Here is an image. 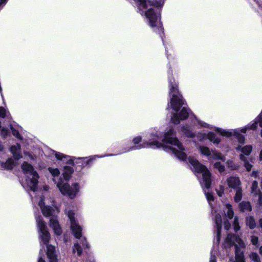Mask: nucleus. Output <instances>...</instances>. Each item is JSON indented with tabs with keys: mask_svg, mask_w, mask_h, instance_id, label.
<instances>
[{
	"mask_svg": "<svg viewBox=\"0 0 262 262\" xmlns=\"http://www.w3.org/2000/svg\"><path fill=\"white\" fill-rule=\"evenodd\" d=\"M167 76L168 80L169 95H171L170 100L171 108L178 113L185 103L182 95L179 90V82L173 76V70L178 68L177 62L174 60L169 61L168 65Z\"/></svg>",
	"mask_w": 262,
	"mask_h": 262,
	"instance_id": "obj_1",
	"label": "nucleus"
},
{
	"mask_svg": "<svg viewBox=\"0 0 262 262\" xmlns=\"http://www.w3.org/2000/svg\"><path fill=\"white\" fill-rule=\"evenodd\" d=\"M36 222L37 225L39 234V239L41 249L40 250V257L38 262H45L42 258L41 255L43 254L42 249H44L43 245L47 247V255L50 259V262H57V258L55 254V247L52 245H49L50 235L46 226V223L43 221L41 216H36Z\"/></svg>",
	"mask_w": 262,
	"mask_h": 262,
	"instance_id": "obj_2",
	"label": "nucleus"
},
{
	"mask_svg": "<svg viewBox=\"0 0 262 262\" xmlns=\"http://www.w3.org/2000/svg\"><path fill=\"white\" fill-rule=\"evenodd\" d=\"M138 10L140 14L142 15H145L148 21L149 26L152 28H155L154 31L159 34L162 40H163L162 35L164 34V28L161 21V15L160 11L151 8H148L147 9L141 8Z\"/></svg>",
	"mask_w": 262,
	"mask_h": 262,
	"instance_id": "obj_3",
	"label": "nucleus"
},
{
	"mask_svg": "<svg viewBox=\"0 0 262 262\" xmlns=\"http://www.w3.org/2000/svg\"><path fill=\"white\" fill-rule=\"evenodd\" d=\"M38 205L39 206L41 210V212L45 216H52L50 220V226L53 229L54 233L56 235H60L62 232V230L59 225L56 216H55L56 211L57 213L59 212L58 208L57 207H54V208H53L49 206H45L43 197L40 198V200L38 203Z\"/></svg>",
	"mask_w": 262,
	"mask_h": 262,
	"instance_id": "obj_4",
	"label": "nucleus"
},
{
	"mask_svg": "<svg viewBox=\"0 0 262 262\" xmlns=\"http://www.w3.org/2000/svg\"><path fill=\"white\" fill-rule=\"evenodd\" d=\"M188 161L193 166L194 171L198 173L202 174V179L205 187L209 189L211 185V173L207 167L201 164L197 159L193 157H189Z\"/></svg>",
	"mask_w": 262,
	"mask_h": 262,
	"instance_id": "obj_5",
	"label": "nucleus"
},
{
	"mask_svg": "<svg viewBox=\"0 0 262 262\" xmlns=\"http://www.w3.org/2000/svg\"><path fill=\"white\" fill-rule=\"evenodd\" d=\"M21 168L27 177L26 179V183H23V186L25 187L26 185L31 190L35 191L38 183V174L34 170L33 166L27 162L23 163Z\"/></svg>",
	"mask_w": 262,
	"mask_h": 262,
	"instance_id": "obj_6",
	"label": "nucleus"
},
{
	"mask_svg": "<svg viewBox=\"0 0 262 262\" xmlns=\"http://www.w3.org/2000/svg\"><path fill=\"white\" fill-rule=\"evenodd\" d=\"M96 158V156L76 158L67 155V164L74 167L76 171H81L84 167H90Z\"/></svg>",
	"mask_w": 262,
	"mask_h": 262,
	"instance_id": "obj_7",
	"label": "nucleus"
},
{
	"mask_svg": "<svg viewBox=\"0 0 262 262\" xmlns=\"http://www.w3.org/2000/svg\"><path fill=\"white\" fill-rule=\"evenodd\" d=\"M151 136L155 137V140L151 142H146L143 144H140L142 141L141 136H138L134 137L132 140V143L135 145L130 146L128 148H124L123 152H126L136 149H140L149 146L154 145L156 146V148H160L163 146V144L157 140L159 139V136L157 134H151Z\"/></svg>",
	"mask_w": 262,
	"mask_h": 262,
	"instance_id": "obj_8",
	"label": "nucleus"
},
{
	"mask_svg": "<svg viewBox=\"0 0 262 262\" xmlns=\"http://www.w3.org/2000/svg\"><path fill=\"white\" fill-rule=\"evenodd\" d=\"M176 131L173 128H170L165 133L162 142L176 146L179 149L185 150V148L182 143L176 137Z\"/></svg>",
	"mask_w": 262,
	"mask_h": 262,
	"instance_id": "obj_9",
	"label": "nucleus"
},
{
	"mask_svg": "<svg viewBox=\"0 0 262 262\" xmlns=\"http://www.w3.org/2000/svg\"><path fill=\"white\" fill-rule=\"evenodd\" d=\"M49 171L53 176V180L55 183L56 184L57 187L58 188L61 193L64 195L66 194V173L63 172L62 173V178H59L58 175L59 174V171L58 169L49 167Z\"/></svg>",
	"mask_w": 262,
	"mask_h": 262,
	"instance_id": "obj_10",
	"label": "nucleus"
},
{
	"mask_svg": "<svg viewBox=\"0 0 262 262\" xmlns=\"http://www.w3.org/2000/svg\"><path fill=\"white\" fill-rule=\"evenodd\" d=\"M189 108L184 106L179 113H173L171 118V122L178 125L181 121L186 120L189 117Z\"/></svg>",
	"mask_w": 262,
	"mask_h": 262,
	"instance_id": "obj_11",
	"label": "nucleus"
},
{
	"mask_svg": "<svg viewBox=\"0 0 262 262\" xmlns=\"http://www.w3.org/2000/svg\"><path fill=\"white\" fill-rule=\"evenodd\" d=\"M80 189L79 183H74L71 185L67 183V196L71 200L75 199L79 192Z\"/></svg>",
	"mask_w": 262,
	"mask_h": 262,
	"instance_id": "obj_12",
	"label": "nucleus"
},
{
	"mask_svg": "<svg viewBox=\"0 0 262 262\" xmlns=\"http://www.w3.org/2000/svg\"><path fill=\"white\" fill-rule=\"evenodd\" d=\"M226 181L228 187L234 190L241 187V182L238 177L231 176L227 179Z\"/></svg>",
	"mask_w": 262,
	"mask_h": 262,
	"instance_id": "obj_13",
	"label": "nucleus"
},
{
	"mask_svg": "<svg viewBox=\"0 0 262 262\" xmlns=\"http://www.w3.org/2000/svg\"><path fill=\"white\" fill-rule=\"evenodd\" d=\"M148 6H153L156 8V9H155V10H160V12L161 11L162 4L161 2L157 1L146 0L145 6L141 5L138 9H140L141 8L147 9L148 8Z\"/></svg>",
	"mask_w": 262,
	"mask_h": 262,
	"instance_id": "obj_14",
	"label": "nucleus"
},
{
	"mask_svg": "<svg viewBox=\"0 0 262 262\" xmlns=\"http://www.w3.org/2000/svg\"><path fill=\"white\" fill-rule=\"evenodd\" d=\"M71 231L77 239H80L82 236V227L79 225L78 222L71 224Z\"/></svg>",
	"mask_w": 262,
	"mask_h": 262,
	"instance_id": "obj_15",
	"label": "nucleus"
},
{
	"mask_svg": "<svg viewBox=\"0 0 262 262\" xmlns=\"http://www.w3.org/2000/svg\"><path fill=\"white\" fill-rule=\"evenodd\" d=\"M169 148L172 151V153L178 159L183 161H185L186 160L187 156L186 154L184 152L185 150H178L176 148L170 146L169 147Z\"/></svg>",
	"mask_w": 262,
	"mask_h": 262,
	"instance_id": "obj_16",
	"label": "nucleus"
},
{
	"mask_svg": "<svg viewBox=\"0 0 262 262\" xmlns=\"http://www.w3.org/2000/svg\"><path fill=\"white\" fill-rule=\"evenodd\" d=\"M10 150L15 159L18 160L22 157L20 151V146L19 144H17L16 145L12 146L11 147Z\"/></svg>",
	"mask_w": 262,
	"mask_h": 262,
	"instance_id": "obj_17",
	"label": "nucleus"
},
{
	"mask_svg": "<svg viewBox=\"0 0 262 262\" xmlns=\"http://www.w3.org/2000/svg\"><path fill=\"white\" fill-rule=\"evenodd\" d=\"M181 131L184 135L190 138H193L195 137V134L191 130V129L187 125H183L181 127Z\"/></svg>",
	"mask_w": 262,
	"mask_h": 262,
	"instance_id": "obj_18",
	"label": "nucleus"
},
{
	"mask_svg": "<svg viewBox=\"0 0 262 262\" xmlns=\"http://www.w3.org/2000/svg\"><path fill=\"white\" fill-rule=\"evenodd\" d=\"M246 225L250 229H254L256 227V223L253 216L249 215L246 216L245 219Z\"/></svg>",
	"mask_w": 262,
	"mask_h": 262,
	"instance_id": "obj_19",
	"label": "nucleus"
},
{
	"mask_svg": "<svg viewBox=\"0 0 262 262\" xmlns=\"http://www.w3.org/2000/svg\"><path fill=\"white\" fill-rule=\"evenodd\" d=\"M240 211L245 212V211H251L252 206L249 201H242L239 204Z\"/></svg>",
	"mask_w": 262,
	"mask_h": 262,
	"instance_id": "obj_20",
	"label": "nucleus"
},
{
	"mask_svg": "<svg viewBox=\"0 0 262 262\" xmlns=\"http://www.w3.org/2000/svg\"><path fill=\"white\" fill-rule=\"evenodd\" d=\"M215 222L216 225L217 230V236L218 238H220L221 230L222 226V220L221 215L220 214H217L215 216Z\"/></svg>",
	"mask_w": 262,
	"mask_h": 262,
	"instance_id": "obj_21",
	"label": "nucleus"
},
{
	"mask_svg": "<svg viewBox=\"0 0 262 262\" xmlns=\"http://www.w3.org/2000/svg\"><path fill=\"white\" fill-rule=\"evenodd\" d=\"M207 138L214 144H219L221 142V139L216 137L215 134L212 132H209L208 133Z\"/></svg>",
	"mask_w": 262,
	"mask_h": 262,
	"instance_id": "obj_22",
	"label": "nucleus"
},
{
	"mask_svg": "<svg viewBox=\"0 0 262 262\" xmlns=\"http://www.w3.org/2000/svg\"><path fill=\"white\" fill-rule=\"evenodd\" d=\"M15 165L14 160L10 158L5 163H3L2 166L7 169H11Z\"/></svg>",
	"mask_w": 262,
	"mask_h": 262,
	"instance_id": "obj_23",
	"label": "nucleus"
},
{
	"mask_svg": "<svg viewBox=\"0 0 262 262\" xmlns=\"http://www.w3.org/2000/svg\"><path fill=\"white\" fill-rule=\"evenodd\" d=\"M233 135L235 136L238 142L241 144H244L245 138L244 135L241 134L237 130L235 129L233 132Z\"/></svg>",
	"mask_w": 262,
	"mask_h": 262,
	"instance_id": "obj_24",
	"label": "nucleus"
},
{
	"mask_svg": "<svg viewBox=\"0 0 262 262\" xmlns=\"http://www.w3.org/2000/svg\"><path fill=\"white\" fill-rule=\"evenodd\" d=\"M215 131L224 137H231L233 133L229 130H224L220 128H216Z\"/></svg>",
	"mask_w": 262,
	"mask_h": 262,
	"instance_id": "obj_25",
	"label": "nucleus"
},
{
	"mask_svg": "<svg viewBox=\"0 0 262 262\" xmlns=\"http://www.w3.org/2000/svg\"><path fill=\"white\" fill-rule=\"evenodd\" d=\"M235 190L236 191V193L234 197V200L235 202L238 203L241 201L242 199L243 190L242 187H241Z\"/></svg>",
	"mask_w": 262,
	"mask_h": 262,
	"instance_id": "obj_26",
	"label": "nucleus"
},
{
	"mask_svg": "<svg viewBox=\"0 0 262 262\" xmlns=\"http://www.w3.org/2000/svg\"><path fill=\"white\" fill-rule=\"evenodd\" d=\"M67 215L70 220L71 224L78 222V221L75 219V213L74 212V210H69L68 211Z\"/></svg>",
	"mask_w": 262,
	"mask_h": 262,
	"instance_id": "obj_27",
	"label": "nucleus"
},
{
	"mask_svg": "<svg viewBox=\"0 0 262 262\" xmlns=\"http://www.w3.org/2000/svg\"><path fill=\"white\" fill-rule=\"evenodd\" d=\"M235 237V235L234 234H229L227 235L226 241L230 247H232L234 245Z\"/></svg>",
	"mask_w": 262,
	"mask_h": 262,
	"instance_id": "obj_28",
	"label": "nucleus"
},
{
	"mask_svg": "<svg viewBox=\"0 0 262 262\" xmlns=\"http://www.w3.org/2000/svg\"><path fill=\"white\" fill-rule=\"evenodd\" d=\"M252 150V146L250 145H247L242 148V152L246 156H249Z\"/></svg>",
	"mask_w": 262,
	"mask_h": 262,
	"instance_id": "obj_29",
	"label": "nucleus"
},
{
	"mask_svg": "<svg viewBox=\"0 0 262 262\" xmlns=\"http://www.w3.org/2000/svg\"><path fill=\"white\" fill-rule=\"evenodd\" d=\"M250 259L253 262H261L260 258L256 252H251L249 254Z\"/></svg>",
	"mask_w": 262,
	"mask_h": 262,
	"instance_id": "obj_30",
	"label": "nucleus"
},
{
	"mask_svg": "<svg viewBox=\"0 0 262 262\" xmlns=\"http://www.w3.org/2000/svg\"><path fill=\"white\" fill-rule=\"evenodd\" d=\"M226 207L228 209L227 216L229 219H232L234 216V211L232 209V206L231 204L228 203L226 205Z\"/></svg>",
	"mask_w": 262,
	"mask_h": 262,
	"instance_id": "obj_31",
	"label": "nucleus"
},
{
	"mask_svg": "<svg viewBox=\"0 0 262 262\" xmlns=\"http://www.w3.org/2000/svg\"><path fill=\"white\" fill-rule=\"evenodd\" d=\"M73 251L74 252L77 251L78 256H80L81 255L82 253V248L80 245L78 243H77L74 245Z\"/></svg>",
	"mask_w": 262,
	"mask_h": 262,
	"instance_id": "obj_32",
	"label": "nucleus"
},
{
	"mask_svg": "<svg viewBox=\"0 0 262 262\" xmlns=\"http://www.w3.org/2000/svg\"><path fill=\"white\" fill-rule=\"evenodd\" d=\"M200 150L201 153L205 156H209L211 155V152L209 148L207 146H200Z\"/></svg>",
	"mask_w": 262,
	"mask_h": 262,
	"instance_id": "obj_33",
	"label": "nucleus"
},
{
	"mask_svg": "<svg viewBox=\"0 0 262 262\" xmlns=\"http://www.w3.org/2000/svg\"><path fill=\"white\" fill-rule=\"evenodd\" d=\"M214 167L218 170L219 172L222 173L225 170V167L220 162H216L214 164Z\"/></svg>",
	"mask_w": 262,
	"mask_h": 262,
	"instance_id": "obj_34",
	"label": "nucleus"
},
{
	"mask_svg": "<svg viewBox=\"0 0 262 262\" xmlns=\"http://www.w3.org/2000/svg\"><path fill=\"white\" fill-rule=\"evenodd\" d=\"M213 158L215 160H221L223 161L225 160V157L220 152L216 151H213Z\"/></svg>",
	"mask_w": 262,
	"mask_h": 262,
	"instance_id": "obj_35",
	"label": "nucleus"
},
{
	"mask_svg": "<svg viewBox=\"0 0 262 262\" xmlns=\"http://www.w3.org/2000/svg\"><path fill=\"white\" fill-rule=\"evenodd\" d=\"M74 169L69 166L67 165V183L70 181L71 178V174L74 172Z\"/></svg>",
	"mask_w": 262,
	"mask_h": 262,
	"instance_id": "obj_36",
	"label": "nucleus"
},
{
	"mask_svg": "<svg viewBox=\"0 0 262 262\" xmlns=\"http://www.w3.org/2000/svg\"><path fill=\"white\" fill-rule=\"evenodd\" d=\"M258 188V182L256 181H253L252 183V186L251 187V192L252 193H255L257 191Z\"/></svg>",
	"mask_w": 262,
	"mask_h": 262,
	"instance_id": "obj_37",
	"label": "nucleus"
},
{
	"mask_svg": "<svg viewBox=\"0 0 262 262\" xmlns=\"http://www.w3.org/2000/svg\"><path fill=\"white\" fill-rule=\"evenodd\" d=\"M228 167L230 168L231 170H237L239 167V165L237 164H235L232 161H230V162H228Z\"/></svg>",
	"mask_w": 262,
	"mask_h": 262,
	"instance_id": "obj_38",
	"label": "nucleus"
},
{
	"mask_svg": "<svg viewBox=\"0 0 262 262\" xmlns=\"http://www.w3.org/2000/svg\"><path fill=\"white\" fill-rule=\"evenodd\" d=\"M259 195L258 198V204L260 206H262V192L259 189H258L257 191L254 193V196Z\"/></svg>",
	"mask_w": 262,
	"mask_h": 262,
	"instance_id": "obj_39",
	"label": "nucleus"
},
{
	"mask_svg": "<svg viewBox=\"0 0 262 262\" xmlns=\"http://www.w3.org/2000/svg\"><path fill=\"white\" fill-rule=\"evenodd\" d=\"M236 262H245L243 254L235 255Z\"/></svg>",
	"mask_w": 262,
	"mask_h": 262,
	"instance_id": "obj_40",
	"label": "nucleus"
},
{
	"mask_svg": "<svg viewBox=\"0 0 262 262\" xmlns=\"http://www.w3.org/2000/svg\"><path fill=\"white\" fill-rule=\"evenodd\" d=\"M257 124L258 121H256L255 120L253 123L249 124L248 125V129L250 130H255L257 127Z\"/></svg>",
	"mask_w": 262,
	"mask_h": 262,
	"instance_id": "obj_41",
	"label": "nucleus"
},
{
	"mask_svg": "<svg viewBox=\"0 0 262 262\" xmlns=\"http://www.w3.org/2000/svg\"><path fill=\"white\" fill-rule=\"evenodd\" d=\"M252 244L254 246L258 245V237L256 236L253 235L251 236V239Z\"/></svg>",
	"mask_w": 262,
	"mask_h": 262,
	"instance_id": "obj_42",
	"label": "nucleus"
},
{
	"mask_svg": "<svg viewBox=\"0 0 262 262\" xmlns=\"http://www.w3.org/2000/svg\"><path fill=\"white\" fill-rule=\"evenodd\" d=\"M207 200L209 202L214 201V196L212 192H208L206 193Z\"/></svg>",
	"mask_w": 262,
	"mask_h": 262,
	"instance_id": "obj_43",
	"label": "nucleus"
},
{
	"mask_svg": "<svg viewBox=\"0 0 262 262\" xmlns=\"http://www.w3.org/2000/svg\"><path fill=\"white\" fill-rule=\"evenodd\" d=\"M244 166L247 171H250L252 169V165L250 164L248 161H246L244 163Z\"/></svg>",
	"mask_w": 262,
	"mask_h": 262,
	"instance_id": "obj_44",
	"label": "nucleus"
},
{
	"mask_svg": "<svg viewBox=\"0 0 262 262\" xmlns=\"http://www.w3.org/2000/svg\"><path fill=\"white\" fill-rule=\"evenodd\" d=\"M11 129L12 133L13 134V135L16 138H20V136L19 134V132L17 130L15 129L12 127H11Z\"/></svg>",
	"mask_w": 262,
	"mask_h": 262,
	"instance_id": "obj_45",
	"label": "nucleus"
},
{
	"mask_svg": "<svg viewBox=\"0 0 262 262\" xmlns=\"http://www.w3.org/2000/svg\"><path fill=\"white\" fill-rule=\"evenodd\" d=\"M6 111L3 107H0V117L4 118L6 116Z\"/></svg>",
	"mask_w": 262,
	"mask_h": 262,
	"instance_id": "obj_46",
	"label": "nucleus"
},
{
	"mask_svg": "<svg viewBox=\"0 0 262 262\" xmlns=\"http://www.w3.org/2000/svg\"><path fill=\"white\" fill-rule=\"evenodd\" d=\"M224 228L226 230H228L230 227V224L229 223L228 220H226L224 222Z\"/></svg>",
	"mask_w": 262,
	"mask_h": 262,
	"instance_id": "obj_47",
	"label": "nucleus"
},
{
	"mask_svg": "<svg viewBox=\"0 0 262 262\" xmlns=\"http://www.w3.org/2000/svg\"><path fill=\"white\" fill-rule=\"evenodd\" d=\"M256 121H258L260 127H262V116L259 115L256 119Z\"/></svg>",
	"mask_w": 262,
	"mask_h": 262,
	"instance_id": "obj_48",
	"label": "nucleus"
},
{
	"mask_svg": "<svg viewBox=\"0 0 262 262\" xmlns=\"http://www.w3.org/2000/svg\"><path fill=\"white\" fill-rule=\"evenodd\" d=\"M84 239L85 241H84V242L82 243V245L84 247V248L85 249H90V245H89V244L88 243L87 241H86V238L84 237Z\"/></svg>",
	"mask_w": 262,
	"mask_h": 262,
	"instance_id": "obj_49",
	"label": "nucleus"
},
{
	"mask_svg": "<svg viewBox=\"0 0 262 262\" xmlns=\"http://www.w3.org/2000/svg\"><path fill=\"white\" fill-rule=\"evenodd\" d=\"M239 159L241 161H244V163L246 161H248L246 158L244 156V154H241L239 155Z\"/></svg>",
	"mask_w": 262,
	"mask_h": 262,
	"instance_id": "obj_50",
	"label": "nucleus"
},
{
	"mask_svg": "<svg viewBox=\"0 0 262 262\" xmlns=\"http://www.w3.org/2000/svg\"><path fill=\"white\" fill-rule=\"evenodd\" d=\"M7 133H8L7 130L6 129L3 128V129L1 131V134H2V136L5 137V136H7Z\"/></svg>",
	"mask_w": 262,
	"mask_h": 262,
	"instance_id": "obj_51",
	"label": "nucleus"
},
{
	"mask_svg": "<svg viewBox=\"0 0 262 262\" xmlns=\"http://www.w3.org/2000/svg\"><path fill=\"white\" fill-rule=\"evenodd\" d=\"M239 229L240 227L238 223L237 224V225L234 224V230L235 232H237L239 230Z\"/></svg>",
	"mask_w": 262,
	"mask_h": 262,
	"instance_id": "obj_52",
	"label": "nucleus"
},
{
	"mask_svg": "<svg viewBox=\"0 0 262 262\" xmlns=\"http://www.w3.org/2000/svg\"><path fill=\"white\" fill-rule=\"evenodd\" d=\"M55 156L57 158V159H58V160L61 159L62 158V157H63L62 155L60 154V153H58V154L56 153V154H55Z\"/></svg>",
	"mask_w": 262,
	"mask_h": 262,
	"instance_id": "obj_53",
	"label": "nucleus"
},
{
	"mask_svg": "<svg viewBox=\"0 0 262 262\" xmlns=\"http://www.w3.org/2000/svg\"><path fill=\"white\" fill-rule=\"evenodd\" d=\"M210 262H216V257L215 256H211Z\"/></svg>",
	"mask_w": 262,
	"mask_h": 262,
	"instance_id": "obj_54",
	"label": "nucleus"
},
{
	"mask_svg": "<svg viewBox=\"0 0 262 262\" xmlns=\"http://www.w3.org/2000/svg\"><path fill=\"white\" fill-rule=\"evenodd\" d=\"M248 129V127H244V128H242L241 130V132L242 133H246Z\"/></svg>",
	"mask_w": 262,
	"mask_h": 262,
	"instance_id": "obj_55",
	"label": "nucleus"
},
{
	"mask_svg": "<svg viewBox=\"0 0 262 262\" xmlns=\"http://www.w3.org/2000/svg\"><path fill=\"white\" fill-rule=\"evenodd\" d=\"M242 148H243V147H242V146H241V145H238V146L235 148V149H236V150H241V151H242Z\"/></svg>",
	"mask_w": 262,
	"mask_h": 262,
	"instance_id": "obj_56",
	"label": "nucleus"
},
{
	"mask_svg": "<svg viewBox=\"0 0 262 262\" xmlns=\"http://www.w3.org/2000/svg\"><path fill=\"white\" fill-rule=\"evenodd\" d=\"M259 253L260 255H262V246L259 249Z\"/></svg>",
	"mask_w": 262,
	"mask_h": 262,
	"instance_id": "obj_57",
	"label": "nucleus"
},
{
	"mask_svg": "<svg viewBox=\"0 0 262 262\" xmlns=\"http://www.w3.org/2000/svg\"><path fill=\"white\" fill-rule=\"evenodd\" d=\"M3 149V146L1 142H0V151H2Z\"/></svg>",
	"mask_w": 262,
	"mask_h": 262,
	"instance_id": "obj_58",
	"label": "nucleus"
},
{
	"mask_svg": "<svg viewBox=\"0 0 262 262\" xmlns=\"http://www.w3.org/2000/svg\"><path fill=\"white\" fill-rule=\"evenodd\" d=\"M217 194L219 196H221L222 195V193L221 192H218Z\"/></svg>",
	"mask_w": 262,
	"mask_h": 262,
	"instance_id": "obj_59",
	"label": "nucleus"
},
{
	"mask_svg": "<svg viewBox=\"0 0 262 262\" xmlns=\"http://www.w3.org/2000/svg\"><path fill=\"white\" fill-rule=\"evenodd\" d=\"M29 157H30V158L31 159H34L33 156L32 155H29Z\"/></svg>",
	"mask_w": 262,
	"mask_h": 262,
	"instance_id": "obj_60",
	"label": "nucleus"
},
{
	"mask_svg": "<svg viewBox=\"0 0 262 262\" xmlns=\"http://www.w3.org/2000/svg\"><path fill=\"white\" fill-rule=\"evenodd\" d=\"M260 157L261 158L262 157V150H261L260 152Z\"/></svg>",
	"mask_w": 262,
	"mask_h": 262,
	"instance_id": "obj_61",
	"label": "nucleus"
},
{
	"mask_svg": "<svg viewBox=\"0 0 262 262\" xmlns=\"http://www.w3.org/2000/svg\"><path fill=\"white\" fill-rule=\"evenodd\" d=\"M260 187H261V189H262V178H261V181H260Z\"/></svg>",
	"mask_w": 262,
	"mask_h": 262,
	"instance_id": "obj_62",
	"label": "nucleus"
},
{
	"mask_svg": "<svg viewBox=\"0 0 262 262\" xmlns=\"http://www.w3.org/2000/svg\"><path fill=\"white\" fill-rule=\"evenodd\" d=\"M260 136H261V137H262V129H261V131H260Z\"/></svg>",
	"mask_w": 262,
	"mask_h": 262,
	"instance_id": "obj_63",
	"label": "nucleus"
},
{
	"mask_svg": "<svg viewBox=\"0 0 262 262\" xmlns=\"http://www.w3.org/2000/svg\"><path fill=\"white\" fill-rule=\"evenodd\" d=\"M229 262H236V261H233V260H230V261H229Z\"/></svg>",
	"mask_w": 262,
	"mask_h": 262,
	"instance_id": "obj_64",
	"label": "nucleus"
}]
</instances>
